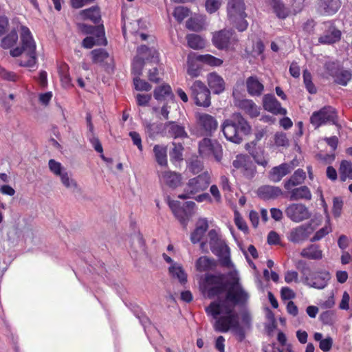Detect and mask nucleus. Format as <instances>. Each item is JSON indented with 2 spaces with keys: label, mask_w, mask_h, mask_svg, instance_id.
<instances>
[{
  "label": "nucleus",
  "mask_w": 352,
  "mask_h": 352,
  "mask_svg": "<svg viewBox=\"0 0 352 352\" xmlns=\"http://www.w3.org/2000/svg\"><path fill=\"white\" fill-rule=\"evenodd\" d=\"M314 231L310 223L302 224L292 228L287 234V239L294 243H302L307 240Z\"/></svg>",
  "instance_id": "nucleus-14"
},
{
  "label": "nucleus",
  "mask_w": 352,
  "mask_h": 352,
  "mask_svg": "<svg viewBox=\"0 0 352 352\" xmlns=\"http://www.w3.org/2000/svg\"><path fill=\"white\" fill-rule=\"evenodd\" d=\"M215 266V261L206 256H200L195 262L196 270L200 272L212 270Z\"/></svg>",
  "instance_id": "nucleus-35"
},
{
  "label": "nucleus",
  "mask_w": 352,
  "mask_h": 352,
  "mask_svg": "<svg viewBox=\"0 0 352 352\" xmlns=\"http://www.w3.org/2000/svg\"><path fill=\"white\" fill-rule=\"evenodd\" d=\"M208 237L210 250L214 254L219 257L221 264L230 269V272L236 270L230 258V249L218 232L215 230H210Z\"/></svg>",
  "instance_id": "nucleus-4"
},
{
  "label": "nucleus",
  "mask_w": 352,
  "mask_h": 352,
  "mask_svg": "<svg viewBox=\"0 0 352 352\" xmlns=\"http://www.w3.org/2000/svg\"><path fill=\"white\" fill-rule=\"evenodd\" d=\"M285 281L287 283H292L293 282L294 283H298V274L296 271H287L285 274Z\"/></svg>",
  "instance_id": "nucleus-59"
},
{
  "label": "nucleus",
  "mask_w": 352,
  "mask_h": 352,
  "mask_svg": "<svg viewBox=\"0 0 352 352\" xmlns=\"http://www.w3.org/2000/svg\"><path fill=\"white\" fill-rule=\"evenodd\" d=\"M155 158L161 166H167V147L164 145L156 144L153 147Z\"/></svg>",
  "instance_id": "nucleus-37"
},
{
  "label": "nucleus",
  "mask_w": 352,
  "mask_h": 352,
  "mask_svg": "<svg viewBox=\"0 0 352 352\" xmlns=\"http://www.w3.org/2000/svg\"><path fill=\"white\" fill-rule=\"evenodd\" d=\"M138 54L132 63V71L135 75L140 76L144 65V60L156 62L158 60V53L153 47L148 48L142 45L138 49Z\"/></svg>",
  "instance_id": "nucleus-8"
},
{
  "label": "nucleus",
  "mask_w": 352,
  "mask_h": 352,
  "mask_svg": "<svg viewBox=\"0 0 352 352\" xmlns=\"http://www.w3.org/2000/svg\"><path fill=\"white\" fill-rule=\"evenodd\" d=\"M340 173L342 181L347 179H352V163L348 161H342L340 167Z\"/></svg>",
  "instance_id": "nucleus-43"
},
{
  "label": "nucleus",
  "mask_w": 352,
  "mask_h": 352,
  "mask_svg": "<svg viewBox=\"0 0 352 352\" xmlns=\"http://www.w3.org/2000/svg\"><path fill=\"white\" fill-rule=\"evenodd\" d=\"M80 15L83 19H90L94 23H98L100 19L99 10L96 7H91L80 11Z\"/></svg>",
  "instance_id": "nucleus-40"
},
{
  "label": "nucleus",
  "mask_w": 352,
  "mask_h": 352,
  "mask_svg": "<svg viewBox=\"0 0 352 352\" xmlns=\"http://www.w3.org/2000/svg\"><path fill=\"white\" fill-rule=\"evenodd\" d=\"M324 25L325 31L318 39L320 43L332 44L340 39V31L337 30L331 22H327Z\"/></svg>",
  "instance_id": "nucleus-19"
},
{
  "label": "nucleus",
  "mask_w": 352,
  "mask_h": 352,
  "mask_svg": "<svg viewBox=\"0 0 352 352\" xmlns=\"http://www.w3.org/2000/svg\"><path fill=\"white\" fill-rule=\"evenodd\" d=\"M222 0H206V10L210 14L214 13L219 9Z\"/></svg>",
  "instance_id": "nucleus-52"
},
{
  "label": "nucleus",
  "mask_w": 352,
  "mask_h": 352,
  "mask_svg": "<svg viewBox=\"0 0 352 352\" xmlns=\"http://www.w3.org/2000/svg\"><path fill=\"white\" fill-rule=\"evenodd\" d=\"M212 42L219 49H227L234 46L236 42V38L232 31L223 30L214 34Z\"/></svg>",
  "instance_id": "nucleus-16"
},
{
  "label": "nucleus",
  "mask_w": 352,
  "mask_h": 352,
  "mask_svg": "<svg viewBox=\"0 0 352 352\" xmlns=\"http://www.w3.org/2000/svg\"><path fill=\"white\" fill-rule=\"evenodd\" d=\"M186 28L192 31H200L202 30L204 23L201 19L190 18L186 21Z\"/></svg>",
  "instance_id": "nucleus-48"
},
{
  "label": "nucleus",
  "mask_w": 352,
  "mask_h": 352,
  "mask_svg": "<svg viewBox=\"0 0 352 352\" xmlns=\"http://www.w3.org/2000/svg\"><path fill=\"white\" fill-rule=\"evenodd\" d=\"M325 69L327 73L334 77L338 72L341 69H339V65L337 63L333 61H329L325 63Z\"/></svg>",
  "instance_id": "nucleus-55"
},
{
  "label": "nucleus",
  "mask_w": 352,
  "mask_h": 352,
  "mask_svg": "<svg viewBox=\"0 0 352 352\" xmlns=\"http://www.w3.org/2000/svg\"><path fill=\"white\" fill-rule=\"evenodd\" d=\"M332 344H333L332 338L330 337H328V338H326L323 339L322 340H321V342H320V344H319V347L322 351L327 352V351H329L331 349Z\"/></svg>",
  "instance_id": "nucleus-62"
},
{
  "label": "nucleus",
  "mask_w": 352,
  "mask_h": 352,
  "mask_svg": "<svg viewBox=\"0 0 352 352\" xmlns=\"http://www.w3.org/2000/svg\"><path fill=\"white\" fill-rule=\"evenodd\" d=\"M158 177L162 186L170 188H176L182 184L181 174L170 170H159Z\"/></svg>",
  "instance_id": "nucleus-17"
},
{
  "label": "nucleus",
  "mask_w": 352,
  "mask_h": 352,
  "mask_svg": "<svg viewBox=\"0 0 352 352\" xmlns=\"http://www.w3.org/2000/svg\"><path fill=\"white\" fill-rule=\"evenodd\" d=\"M197 60L212 67H218L222 65L223 60L210 54L197 55Z\"/></svg>",
  "instance_id": "nucleus-41"
},
{
  "label": "nucleus",
  "mask_w": 352,
  "mask_h": 352,
  "mask_svg": "<svg viewBox=\"0 0 352 352\" xmlns=\"http://www.w3.org/2000/svg\"><path fill=\"white\" fill-rule=\"evenodd\" d=\"M341 6L340 0H319V11L325 15H333L336 13Z\"/></svg>",
  "instance_id": "nucleus-25"
},
{
  "label": "nucleus",
  "mask_w": 352,
  "mask_h": 352,
  "mask_svg": "<svg viewBox=\"0 0 352 352\" xmlns=\"http://www.w3.org/2000/svg\"><path fill=\"white\" fill-rule=\"evenodd\" d=\"M301 281L306 285L318 289H324L330 279V274L327 271L311 272L305 263L300 268Z\"/></svg>",
  "instance_id": "nucleus-6"
},
{
  "label": "nucleus",
  "mask_w": 352,
  "mask_h": 352,
  "mask_svg": "<svg viewBox=\"0 0 352 352\" xmlns=\"http://www.w3.org/2000/svg\"><path fill=\"white\" fill-rule=\"evenodd\" d=\"M247 90L252 96L261 95L264 86L256 76H250L246 80Z\"/></svg>",
  "instance_id": "nucleus-31"
},
{
  "label": "nucleus",
  "mask_w": 352,
  "mask_h": 352,
  "mask_svg": "<svg viewBox=\"0 0 352 352\" xmlns=\"http://www.w3.org/2000/svg\"><path fill=\"white\" fill-rule=\"evenodd\" d=\"M48 168L50 171L54 175L57 172L63 170L65 167L60 162L54 159H50L48 162Z\"/></svg>",
  "instance_id": "nucleus-56"
},
{
  "label": "nucleus",
  "mask_w": 352,
  "mask_h": 352,
  "mask_svg": "<svg viewBox=\"0 0 352 352\" xmlns=\"http://www.w3.org/2000/svg\"><path fill=\"white\" fill-rule=\"evenodd\" d=\"M263 104L265 110L275 115H285L287 110L281 107L280 103L272 94H266L263 98Z\"/></svg>",
  "instance_id": "nucleus-20"
},
{
  "label": "nucleus",
  "mask_w": 352,
  "mask_h": 352,
  "mask_svg": "<svg viewBox=\"0 0 352 352\" xmlns=\"http://www.w3.org/2000/svg\"><path fill=\"white\" fill-rule=\"evenodd\" d=\"M351 76V71L341 69L333 78L336 82L344 86L347 85Z\"/></svg>",
  "instance_id": "nucleus-45"
},
{
  "label": "nucleus",
  "mask_w": 352,
  "mask_h": 352,
  "mask_svg": "<svg viewBox=\"0 0 352 352\" xmlns=\"http://www.w3.org/2000/svg\"><path fill=\"white\" fill-rule=\"evenodd\" d=\"M303 80L307 91L310 94H315L316 92V88L312 82L311 75L307 70L303 72Z\"/></svg>",
  "instance_id": "nucleus-50"
},
{
  "label": "nucleus",
  "mask_w": 352,
  "mask_h": 352,
  "mask_svg": "<svg viewBox=\"0 0 352 352\" xmlns=\"http://www.w3.org/2000/svg\"><path fill=\"white\" fill-rule=\"evenodd\" d=\"M18 41V35L16 31H12L8 36L1 41V46L5 48L13 47Z\"/></svg>",
  "instance_id": "nucleus-47"
},
{
  "label": "nucleus",
  "mask_w": 352,
  "mask_h": 352,
  "mask_svg": "<svg viewBox=\"0 0 352 352\" xmlns=\"http://www.w3.org/2000/svg\"><path fill=\"white\" fill-rule=\"evenodd\" d=\"M226 10L229 22L239 31L245 30L248 23L245 20L247 14L243 0H228Z\"/></svg>",
  "instance_id": "nucleus-5"
},
{
  "label": "nucleus",
  "mask_w": 352,
  "mask_h": 352,
  "mask_svg": "<svg viewBox=\"0 0 352 352\" xmlns=\"http://www.w3.org/2000/svg\"><path fill=\"white\" fill-rule=\"evenodd\" d=\"M7 235L10 242L16 243L21 237V230L16 227H13L8 230Z\"/></svg>",
  "instance_id": "nucleus-53"
},
{
  "label": "nucleus",
  "mask_w": 352,
  "mask_h": 352,
  "mask_svg": "<svg viewBox=\"0 0 352 352\" xmlns=\"http://www.w3.org/2000/svg\"><path fill=\"white\" fill-rule=\"evenodd\" d=\"M270 4L279 19H284L289 16L290 10L285 6L281 0H270Z\"/></svg>",
  "instance_id": "nucleus-39"
},
{
  "label": "nucleus",
  "mask_w": 352,
  "mask_h": 352,
  "mask_svg": "<svg viewBox=\"0 0 352 352\" xmlns=\"http://www.w3.org/2000/svg\"><path fill=\"white\" fill-rule=\"evenodd\" d=\"M210 175L204 172L188 180L184 189V193L178 196L180 199L191 198L195 194L206 190L210 184Z\"/></svg>",
  "instance_id": "nucleus-7"
},
{
  "label": "nucleus",
  "mask_w": 352,
  "mask_h": 352,
  "mask_svg": "<svg viewBox=\"0 0 352 352\" xmlns=\"http://www.w3.org/2000/svg\"><path fill=\"white\" fill-rule=\"evenodd\" d=\"M129 136L132 139L133 144L135 146H137L138 148L140 151H142L143 148H142V140H141L140 134L135 131H131L129 133Z\"/></svg>",
  "instance_id": "nucleus-63"
},
{
  "label": "nucleus",
  "mask_w": 352,
  "mask_h": 352,
  "mask_svg": "<svg viewBox=\"0 0 352 352\" xmlns=\"http://www.w3.org/2000/svg\"><path fill=\"white\" fill-rule=\"evenodd\" d=\"M250 130V124L239 113L233 114L222 125V131L226 138L236 144H240L243 140V135L248 134Z\"/></svg>",
  "instance_id": "nucleus-3"
},
{
  "label": "nucleus",
  "mask_w": 352,
  "mask_h": 352,
  "mask_svg": "<svg viewBox=\"0 0 352 352\" xmlns=\"http://www.w3.org/2000/svg\"><path fill=\"white\" fill-rule=\"evenodd\" d=\"M342 205V201L338 197L333 199V213L336 217H338L340 215Z\"/></svg>",
  "instance_id": "nucleus-60"
},
{
  "label": "nucleus",
  "mask_w": 352,
  "mask_h": 352,
  "mask_svg": "<svg viewBox=\"0 0 352 352\" xmlns=\"http://www.w3.org/2000/svg\"><path fill=\"white\" fill-rule=\"evenodd\" d=\"M274 142L278 146H287L289 144V140L283 133H277L274 135Z\"/></svg>",
  "instance_id": "nucleus-57"
},
{
  "label": "nucleus",
  "mask_w": 352,
  "mask_h": 352,
  "mask_svg": "<svg viewBox=\"0 0 352 352\" xmlns=\"http://www.w3.org/2000/svg\"><path fill=\"white\" fill-rule=\"evenodd\" d=\"M151 99V96L149 94H138L136 100L138 104L140 106H146Z\"/></svg>",
  "instance_id": "nucleus-64"
},
{
  "label": "nucleus",
  "mask_w": 352,
  "mask_h": 352,
  "mask_svg": "<svg viewBox=\"0 0 352 352\" xmlns=\"http://www.w3.org/2000/svg\"><path fill=\"white\" fill-rule=\"evenodd\" d=\"M197 62V55H189L187 60V74L191 78H196L200 74L201 67Z\"/></svg>",
  "instance_id": "nucleus-36"
},
{
  "label": "nucleus",
  "mask_w": 352,
  "mask_h": 352,
  "mask_svg": "<svg viewBox=\"0 0 352 352\" xmlns=\"http://www.w3.org/2000/svg\"><path fill=\"white\" fill-rule=\"evenodd\" d=\"M197 120L198 125L206 133H211L217 129L218 122L216 119L206 113H198L197 115Z\"/></svg>",
  "instance_id": "nucleus-21"
},
{
  "label": "nucleus",
  "mask_w": 352,
  "mask_h": 352,
  "mask_svg": "<svg viewBox=\"0 0 352 352\" xmlns=\"http://www.w3.org/2000/svg\"><path fill=\"white\" fill-rule=\"evenodd\" d=\"M199 153L203 157L212 155L217 162H219L222 157L221 146L217 142H212L210 139L204 138L199 145Z\"/></svg>",
  "instance_id": "nucleus-15"
},
{
  "label": "nucleus",
  "mask_w": 352,
  "mask_h": 352,
  "mask_svg": "<svg viewBox=\"0 0 352 352\" xmlns=\"http://www.w3.org/2000/svg\"><path fill=\"white\" fill-rule=\"evenodd\" d=\"M337 113L330 106L324 107L319 111H314L310 117L311 124L316 129L327 124H336Z\"/></svg>",
  "instance_id": "nucleus-9"
},
{
  "label": "nucleus",
  "mask_w": 352,
  "mask_h": 352,
  "mask_svg": "<svg viewBox=\"0 0 352 352\" xmlns=\"http://www.w3.org/2000/svg\"><path fill=\"white\" fill-rule=\"evenodd\" d=\"M93 62L95 63H107L110 59L108 53L102 49L94 50L91 52Z\"/></svg>",
  "instance_id": "nucleus-44"
},
{
  "label": "nucleus",
  "mask_w": 352,
  "mask_h": 352,
  "mask_svg": "<svg viewBox=\"0 0 352 352\" xmlns=\"http://www.w3.org/2000/svg\"><path fill=\"white\" fill-rule=\"evenodd\" d=\"M232 166L248 179L254 177L256 173L255 164L247 155H236L235 160L232 162Z\"/></svg>",
  "instance_id": "nucleus-11"
},
{
  "label": "nucleus",
  "mask_w": 352,
  "mask_h": 352,
  "mask_svg": "<svg viewBox=\"0 0 352 352\" xmlns=\"http://www.w3.org/2000/svg\"><path fill=\"white\" fill-rule=\"evenodd\" d=\"M20 38L21 47H16L10 50V55L13 57L21 56L19 59V65L26 67H32L36 63V43L28 28L21 25L20 27Z\"/></svg>",
  "instance_id": "nucleus-2"
},
{
  "label": "nucleus",
  "mask_w": 352,
  "mask_h": 352,
  "mask_svg": "<svg viewBox=\"0 0 352 352\" xmlns=\"http://www.w3.org/2000/svg\"><path fill=\"white\" fill-rule=\"evenodd\" d=\"M280 295L283 300H291L295 297L294 292L287 287H282Z\"/></svg>",
  "instance_id": "nucleus-61"
},
{
  "label": "nucleus",
  "mask_w": 352,
  "mask_h": 352,
  "mask_svg": "<svg viewBox=\"0 0 352 352\" xmlns=\"http://www.w3.org/2000/svg\"><path fill=\"white\" fill-rule=\"evenodd\" d=\"M165 129L169 135L174 138H183L187 137L184 127L174 122H168L165 124Z\"/></svg>",
  "instance_id": "nucleus-34"
},
{
  "label": "nucleus",
  "mask_w": 352,
  "mask_h": 352,
  "mask_svg": "<svg viewBox=\"0 0 352 352\" xmlns=\"http://www.w3.org/2000/svg\"><path fill=\"white\" fill-rule=\"evenodd\" d=\"M54 175L59 178L63 186L67 189L72 191H78L80 190L77 182L72 177L71 174L67 171L66 168L54 174Z\"/></svg>",
  "instance_id": "nucleus-23"
},
{
  "label": "nucleus",
  "mask_w": 352,
  "mask_h": 352,
  "mask_svg": "<svg viewBox=\"0 0 352 352\" xmlns=\"http://www.w3.org/2000/svg\"><path fill=\"white\" fill-rule=\"evenodd\" d=\"M133 84L135 89L138 91H150L152 88L151 85L144 80L140 79L138 76L133 78Z\"/></svg>",
  "instance_id": "nucleus-51"
},
{
  "label": "nucleus",
  "mask_w": 352,
  "mask_h": 352,
  "mask_svg": "<svg viewBox=\"0 0 352 352\" xmlns=\"http://www.w3.org/2000/svg\"><path fill=\"white\" fill-rule=\"evenodd\" d=\"M0 77L4 80L12 82L16 81L19 78L15 73L7 71L1 66H0Z\"/></svg>",
  "instance_id": "nucleus-54"
},
{
  "label": "nucleus",
  "mask_w": 352,
  "mask_h": 352,
  "mask_svg": "<svg viewBox=\"0 0 352 352\" xmlns=\"http://www.w3.org/2000/svg\"><path fill=\"white\" fill-rule=\"evenodd\" d=\"M300 255L310 260H320L323 257V252L319 245L311 244L302 250Z\"/></svg>",
  "instance_id": "nucleus-30"
},
{
  "label": "nucleus",
  "mask_w": 352,
  "mask_h": 352,
  "mask_svg": "<svg viewBox=\"0 0 352 352\" xmlns=\"http://www.w3.org/2000/svg\"><path fill=\"white\" fill-rule=\"evenodd\" d=\"M190 89L197 105L204 107H208L210 105V93L204 83L200 80H195Z\"/></svg>",
  "instance_id": "nucleus-10"
},
{
  "label": "nucleus",
  "mask_w": 352,
  "mask_h": 352,
  "mask_svg": "<svg viewBox=\"0 0 352 352\" xmlns=\"http://www.w3.org/2000/svg\"><path fill=\"white\" fill-rule=\"evenodd\" d=\"M305 179V172L302 169L296 170L290 178L284 182V188L290 190L293 187L303 183Z\"/></svg>",
  "instance_id": "nucleus-33"
},
{
  "label": "nucleus",
  "mask_w": 352,
  "mask_h": 352,
  "mask_svg": "<svg viewBox=\"0 0 352 352\" xmlns=\"http://www.w3.org/2000/svg\"><path fill=\"white\" fill-rule=\"evenodd\" d=\"M234 222L239 230L245 232L248 231V226L238 212L234 213Z\"/></svg>",
  "instance_id": "nucleus-58"
},
{
  "label": "nucleus",
  "mask_w": 352,
  "mask_h": 352,
  "mask_svg": "<svg viewBox=\"0 0 352 352\" xmlns=\"http://www.w3.org/2000/svg\"><path fill=\"white\" fill-rule=\"evenodd\" d=\"M208 84L214 94H219L225 89L223 79L217 73H210L207 77Z\"/></svg>",
  "instance_id": "nucleus-27"
},
{
  "label": "nucleus",
  "mask_w": 352,
  "mask_h": 352,
  "mask_svg": "<svg viewBox=\"0 0 352 352\" xmlns=\"http://www.w3.org/2000/svg\"><path fill=\"white\" fill-rule=\"evenodd\" d=\"M189 14L190 10L188 8L184 6H178L174 10L173 16L177 21L181 22L188 16Z\"/></svg>",
  "instance_id": "nucleus-49"
},
{
  "label": "nucleus",
  "mask_w": 352,
  "mask_h": 352,
  "mask_svg": "<svg viewBox=\"0 0 352 352\" xmlns=\"http://www.w3.org/2000/svg\"><path fill=\"white\" fill-rule=\"evenodd\" d=\"M327 224L323 228H322L321 229H320L315 233L314 236L311 239V242L320 241V239L324 238L326 235H327L329 233H330L332 231L331 227L329 224V217L328 214H327Z\"/></svg>",
  "instance_id": "nucleus-46"
},
{
  "label": "nucleus",
  "mask_w": 352,
  "mask_h": 352,
  "mask_svg": "<svg viewBox=\"0 0 352 352\" xmlns=\"http://www.w3.org/2000/svg\"><path fill=\"white\" fill-rule=\"evenodd\" d=\"M168 272L173 278L177 279L181 284H185L187 282V274L180 264L173 263L168 267Z\"/></svg>",
  "instance_id": "nucleus-32"
},
{
  "label": "nucleus",
  "mask_w": 352,
  "mask_h": 352,
  "mask_svg": "<svg viewBox=\"0 0 352 352\" xmlns=\"http://www.w3.org/2000/svg\"><path fill=\"white\" fill-rule=\"evenodd\" d=\"M208 228V221L206 219H200L196 224V228L191 233L190 240L192 243L200 242Z\"/></svg>",
  "instance_id": "nucleus-29"
},
{
  "label": "nucleus",
  "mask_w": 352,
  "mask_h": 352,
  "mask_svg": "<svg viewBox=\"0 0 352 352\" xmlns=\"http://www.w3.org/2000/svg\"><path fill=\"white\" fill-rule=\"evenodd\" d=\"M289 195V199L292 201H297L300 199L311 200V192L309 188L306 186H302L298 188H292L287 190Z\"/></svg>",
  "instance_id": "nucleus-28"
},
{
  "label": "nucleus",
  "mask_w": 352,
  "mask_h": 352,
  "mask_svg": "<svg viewBox=\"0 0 352 352\" xmlns=\"http://www.w3.org/2000/svg\"><path fill=\"white\" fill-rule=\"evenodd\" d=\"M260 198L265 200L275 199L283 194V190L278 186H263L257 191Z\"/></svg>",
  "instance_id": "nucleus-24"
},
{
  "label": "nucleus",
  "mask_w": 352,
  "mask_h": 352,
  "mask_svg": "<svg viewBox=\"0 0 352 352\" xmlns=\"http://www.w3.org/2000/svg\"><path fill=\"white\" fill-rule=\"evenodd\" d=\"M201 287L209 298H217L206 307L207 314L216 320L214 329L223 333L231 330L239 341L243 340L245 329L251 327L252 316L248 310L241 311L240 325L234 309L236 305H246L250 295L241 284L237 270L227 274H207Z\"/></svg>",
  "instance_id": "nucleus-1"
},
{
  "label": "nucleus",
  "mask_w": 352,
  "mask_h": 352,
  "mask_svg": "<svg viewBox=\"0 0 352 352\" xmlns=\"http://www.w3.org/2000/svg\"><path fill=\"white\" fill-rule=\"evenodd\" d=\"M188 45L190 47L197 50L205 47V41L199 36L192 34L187 36Z\"/></svg>",
  "instance_id": "nucleus-42"
},
{
  "label": "nucleus",
  "mask_w": 352,
  "mask_h": 352,
  "mask_svg": "<svg viewBox=\"0 0 352 352\" xmlns=\"http://www.w3.org/2000/svg\"><path fill=\"white\" fill-rule=\"evenodd\" d=\"M245 149L248 151L258 165L263 167H266L267 166L269 162L268 154L265 152L263 147L256 146V142L254 141H252L251 142L246 144Z\"/></svg>",
  "instance_id": "nucleus-18"
},
{
  "label": "nucleus",
  "mask_w": 352,
  "mask_h": 352,
  "mask_svg": "<svg viewBox=\"0 0 352 352\" xmlns=\"http://www.w3.org/2000/svg\"><path fill=\"white\" fill-rule=\"evenodd\" d=\"M294 168L293 163H283L274 167L270 173V178L274 182H278Z\"/></svg>",
  "instance_id": "nucleus-22"
},
{
  "label": "nucleus",
  "mask_w": 352,
  "mask_h": 352,
  "mask_svg": "<svg viewBox=\"0 0 352 352\" xmlns=\"http://www.w3.org/2000/svg\"><path fill=\"white\" fill-rule=\"evenodd\" d=\"M154 98L157 100H164L170 98L173 102V94L171 87L168 85H163L156 87L154 90Z\"/></svg>",
  "instance_id": "nucleus-38"
},
{
  "label": "nucleus",
  "mask_w": 352,
  "mask_h": 352,
  "mask_svg": "<svg viewBox=\"0 0 352 352\" xmlns=\"http://www.w3.org/2000/svg\"><path fill=\"white\" fill-rule=\"evenodd\" d=\"M286 216L293 222L300 223L309 219L311 213L309 208L302 204H289L285 210Z\"/></svg>",
  "instance_id": "nucleus-12"
},
{
  "label": "nucleus",
  "mask_w": 352,
  "mask_h": 352,
  "mask_svg": "<svg viewBox=\"0 0 352 352\" xmlns=\"http://www.w3.org/2000/svg\"><path fill=\"white\" fill-rule=\"evenodd\" d=\"M235 105L252 118L259 115L260 109L252 100H238L235 102Z\"/></svg>",
  "instance_id": "nucleus-26"
},
{
  "label": "nucleus",
  "mask_w": 352,
  "mask_h": 352,
  "mask_svg": "<svg viewBox=\"0 0 352 352\" xmlns=\"http://www.w3.org/2000/svg\"><path fill=\"white\" fill-rule=\"evenodd\" d=\"M82 30L87 34H94L96 35L97 38L93 36H87L82 41V46L85 48L90 49L95 45H106L107 41L104 38V32L102 26H88L82 25Z\"/></svg>",
  "instance_id": "nucleus-13"
}]
</instances>
